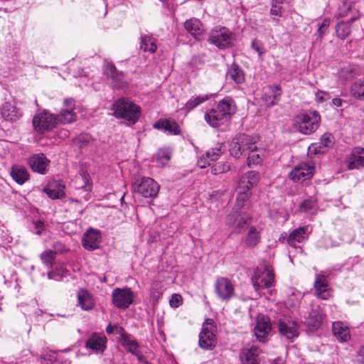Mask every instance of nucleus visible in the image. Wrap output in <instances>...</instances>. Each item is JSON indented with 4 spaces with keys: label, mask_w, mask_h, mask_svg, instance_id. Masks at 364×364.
Segmentation results:
<instances>
[{
    "label": "nucleus",
    "mask_w": 364,
    "mask_h": 364,
    "mask_svg": "<svg viewBox=\"0 0 364 364\" xmlns=\"http://www.w3.org/2000/svg\"><path fill=\"white\" fill-rule=\"evenodd\" d=\"M236 111L234 100L225 97L220 101L215 108L207 110L204 114L205 122L212 127H218L226 123Z\"/></svg>",
    "instance_id": "1"
},
{
    "label": "nucleus",
    "mask_w": 364,
    "mask_h": 364,
    "mask_svg": "<svg viewBox=\"0 0 364 364\" xmlns=\"http://www.w3.org/2000/svg\"><path fill=\"white\" fill-rule=\"evenodd\" d=\"M236 111L234 100L225 97L220 101L215 108L207 110L204 114L205 122L212 127H218L226 123Z\"/></svg>",
    "instance_id": "2"
},
{
    "label": "nucleus",
    "mask_w": 364,
    "mask_h": 364,
    "mask_svg": "<svg viewBox=\"0 0 364 364\" xmlns=\"http://www.w3.org/2000/svg\"><path fill=\"white\" fill-rule=\"evenodd\" d=\"M114 114L117 118L126 120L129 124H134L140 116V107L132 101L121 98L112 105Z\"/></svg>",
    "instance_id": "3"
},
{
    "label": "nucleus",
    "mask_w": 364,
    "mask_h": 364,
    "mask_svg": "<svg viewBox=\"0 0 364 364\" xmlns=\"http://www.w3.org/2000/svg\"><path fill=\"white\" fill-rule=\"evenodd\" d=\"M321 117L316 111L301 113L293 119V127L303 134H310L318 129Z\"/></svg>",
    "instance_id": "4"
},
{
    "label": "nucleus",
    "mask_w": 364,
    "mask_h": 364,
    "mask_svg": "<svg viewBox=\"0 0 364 364\" xmlns=\"http://www.w3.org/2000/svg\"><path fill=\"white\" fill-rule=\"evenodd\" d=\"M257 141L258 137L256 136L245 134L236 136L232 139L230 144V154L235 158H240L246 152L255 151L257 149Z\"/></svg>",
    "instance_id": "5"
},
{
    "label": "nucleus",
    "mask_w": 364,
    "mask_h": 364,
    "mask_svg": "<svg viewBox=\"0 0 364 364\" xmlns=\"http://www.w3.org/2000/svg\"><path fill=\"white\" fill-rule=\"evenodd\" d=\"M160 186L159 183L151 178L142 177L135 180L132 186V190L144 198H154L158 195Z\"/></svg>",
    "instance_id": "6"
},
{
    "label": "nucleus",
    "mask_w": 364,
    "mask_h": 364,
    "mask_svg": "<svg viewBox=\"0 0 364 364\" xmlns=\"http://www.w3.org/2000/svg\"><path fill=\"white\" fill-rule=\"evenodd\" d=\"M274 276L272 271L267 265L257 268L252 277V283L256 291L269 288L274 283Z\"/></svg>",
    "instance_id": "7"
},
{
    "label": "nucleus",
    "mask_w": 364,
    "mask_h": 364,
    "mask_svg": "<svg viewBox=\"0 0 364 364\" xmlns=\"http://www.w3.org/2000/svg\"><path fill=\"white\" fill-rule=\"evenodd\" d=\"M58 124L56 115L50 113L47 110L37 113L33 119L34 129L41 134L53 129Z\"/></svg>",
    "instance_id": "8"
},
{
    "label": "nucleus",
    "mask_w": 364,
    "mask_h": 364,
    "mask_svg": "<svg viewBox=\"0 0 364 364\" xmlns=\"http://www.w3.org/2000/svg\"><path fill=\"white\" fill-rule=\"evenodd\" d=\"M215 326L212 321L207 319L202 326L199 334V346L205 350H211L216 346V338L214 333Z\"/></svg>",
    "instance_id": "9"
},
{
    "label": "nucleus",
    "mask_w": 364,
    "mask_h": 364,
    "mask_svg": "<svg viewBox=\"0 0 364 364\" xmlns=\"http://www.w3.org/2000/svg\"><path fill=\"white\" fill-rule=\"evenodd\" d=\"M215 293L223 301H228L235 295V286L227 277H217L214 283Z\"/></svg>",
    "instance_id": "10"
},
{
    "label": "nucleus",
    "mask_w": 364,
    "mask_h": 364,
    "mask_svg": "<svg viewBox=\"0 0 364 364\" xmlns=\"http://www.w3.org/2000/svg\"><path fill=\"white\" fill-rule=\"evenodd\" d=\"M315 167L313 163L301 162L289 173L291 181L301 183L311 178L314 173Z\"/></svg>",
    "instance_id": "11"
},
{
    "label": "nucleus",
    "mask_w": 364,
    "mask_h": 364,
    "mask_svg": "<svg viewBox=\"0 0 364 364\" xmlns=\"http://www.w3.org/2000/svg\"><path fill=\"white\" fill-rule=\"evenodd\" d=\"M252 218L247 214L233 210L226 218V224L237 233L242 232L251 222Z\"/></svg>",
    "instance_id": "12"
},
{
    "label": "nucleus",
    "mask_w": 364,
    "mask_h": 364,
    "mask_svg": "<svg viewBox=\"0 0 364 364\" xmlns=\"http://www.w3.org/2000/svg\"><path fill=\"white\" fill-rule=\"evenodd\" d=\"M134 294L130 288H116L112 293L113 304L119 308L125 309L134 301Z\"/></svg>",
    "instance_id": "13"
},
{
    "label": "nucleus",
    "mask_w": 364,
    "mask_h": 364,
    "mask_svg": "<svg viewBox=\"0 0 364 364\" xmlns=\"http://www.w3.org/2000/svg\"><path fill=\"white\" fill-rule=\"evenodd\" d=\"M75 102L73 98H66L63 100V106L58 117V123L70 124L77 119V114L75 112Z\"/></svg>",
    "instance_id": "14"
},
{
    "label": "nucleus",
    "mask_w": 364,
    "mask_h": 364,
    "mask_svg": "<svg viewBox=\"0 0 364 364\" xmlns=\"http://www.w3.org/2000/svg\"><path fill=\"white\" fill-rule=\"evenodd\" d=\"M210 41L218 48H225L231 43V32L225 27L214 29L210 33Z\"/></svg>",
    "instance_id": "15"
},
{
    "label": "nucleus",
    "mask_w": 364,
    "mask_h": 364,
    "mask_svg": "<svg viewBox=\"0 0 364 364\" xmlns=\"http://www.w3.org/2000/svg\"><path fill=\"white\" fill-rule=\"evenodd\" d=\"M271 331L272 326L269 318L264 315H258L255 326V334L257 338L261 342H264Z\"/></svg>",
    "instance_id": "16"
},
{
    "label": "nucleus",
    "mask_w": 364,
    "mask_h": 364,
    "mask_svg": "<svg viewBox=\"0 0 364 364\" xmlns=\"http://www.w3.org/2000/svg\"><path fill=\"white\" fill-rule=\"evenodd\" d=\"M315 295L323 300H327L331 297V288L329 287L327 278L322 274H317L315 276L314 283Z\"/></svg>",
    "instance_id": "17"
},
{
    "label": "nucleus",
    "mask_w": 364,
    "mask_h": 364,
    "mask_svg": "<svg viewBox=\"0 0 364 364\" xmlns=\"http://www.w3.org/2000/svg\"><path fill=\"white\" fill-rule=\"evenodd\" d=\"M346 164L348 170L360 169L364 167V148L360 146L353 148L346 159Z\"/></svg>",
    "instance_id": "18"
},
{
    "label": "nucleus",
    "mask_w": 364,
    "mask_h": 364,
    "mask_svg": "<svg viewBox=\"0 0 364 364\" xmlns=\"http://www.w3.org/2000/svg\"><path fill=\"white\" fill-rule=\"evenodd\" d=\"M278 328L280 334L290 341H293L299 336V325L295 321L280 320Z\"/></svg>",
    "instance_id": "19"
},
{
    "label": "nucleus",
    "mask_w": 364,
    "mask_h": 364,
    "mask_svg": "<svg viewBox=\"0 0 364 364\" xmlns=\"http://www.w3.org/2000/svg\"><path fill=\"white\" fill-rule=\"evenodd\" d=\"M50 161L43 154H36L30 156L28 164L33 171L45 174Z\"/></svg>",
    "instance_id": "20"
},
{
    "label": "nucleus",
    "mask_w": 364,
    "mask_h": 364,
    "mask_svg": "<svg viewBox=\"0 0 364 364\" xmlns=\"http://www.w3.org/2000/svg\"><path fill=\"white\" fill-rule=\"evenodd\" d=\"M104 73L112 80V83L117 88L121 89L127 86V83L124 79L123 73L118 72L113 64L107 63L105 66Z\"/></svg>",
    "instance_id": "21"
},
{
    "label": "nucleus",
    "mask_w": 364,
    "mask_h": 364,
    "mask_svg": "<svg viewBox=\"0 0 364 364\" xmlns=\"http://www.w3.org/2000/svg\"><path fill=\"white\" fill-rule=\"evenodd\" d=\"M100 233L98 230L90 228L85 234L82 240L85 249L92 251L99 247L100 243Z\"/></svg>",
    "instance_id": "22"
},
{
    "label": "nucleus",
    "mask_w": 364,
    "mask_h": 364,
    "mask_svg": "<svg viewBox=\"0 0 364 364\" xmlns=\"http://www.w3.org/2000/svg\"><path fill=\"white\" fill-rule=\"evenodd\" d=\"M107 341L104 334L95 333L86 341L85 347L95 353H102L106 348Z\"/></svg>",
    "instance_id": "23"
},
{
    "label": "nucleus",
    "mask_w": 364,
    "mask_h": 364,
    "mask_svg": "<svg viewBox=\"0 0 364 364\" xmlns=\"http://www.w3.org/2000/svg\"><path fill=\"white\" fill-rule=\"evenodd\" d=\"M65 186L60 180L50 181L44 188V191L51 199H59L65 196Z\"/></svg>",
    "instance_id": "24"
},
{
    "label": "nucleus",
    "mask_w": 364,
    "mask_h": 364,
    "mask_svg": "<svg viewBox=\"0 0 364 364\" xmlns=\"http://www.w3.org/2000/svg\"><path fill=\"white\" fill-rule=\"evenodd\" d=\"M262 228L256 226H250L244 238V244L249 248L257 246L262 239Z\"/></svg>",
    "instance_id": "25"
},
{
    "label": "nucleus",
    "mask_w": 364,
    "mask_h": 364,
    "mask_svg": "<svg viewBox=\"0 0 364 364\" xmlns=\"http://www.w3.org/2000/svg\"><path fill=\"white\" fill-rule=\"evenodd\" d=\"M261 353V350L255 346L243 349L240 355L242 364H259V355Z\"/></svg>",
    "instance_id": "26"
},
{
    "label": "nucleus",
    "mask_w": 364,
    "mask_h": 364,
    "mask_svg": "<svg viewBox=\"0 0 364 364\" xmlns=\"http://www.w3.org/2000/svg\"><path fill=\"white\" fill-rule=\"evenodd\" d=\"M333 336L340 342H346L350 339L349 328L341 321H336L332 324Z\"/></svg>",
    "instance_id": "27"
},
{
    "label": "nucleus",
    "mask_w": 364,
    "mask_h": 364,
    "mask_svg": "<svg viewBox=\"0 0 364 364\" xmlns=\"http://www.w3.org/2000/svg\"><path fill=\"white\" fill-rule=\"evenodd\" d=\"M1 117L8 122H16L21 117V113L11 103L5 102L1 109Z\"/></svg>",
    "instance_id": "28"
},
{
    "label": "nucleus",
    "mask_w": 364,
    "mask_h": 364,
    "mask_svg": "<svg viewBox=\"0 0 364 364\" xmlns=\"http://www.w3.org/2000/svg\"><path fill=\"white\" fill-rule=\"evenodd\" d=\"M77 304L84 311H90L95 306V301L92 294L85 289L77 291Z\"/></svg>",
    "instance_id": "29"
},
{
    "label": "nucleus",
    "mask_w": 364,
    "mask_h": 364,
    "mask_svg": "<svg viewBox=\"0 0 364 364\" xmlns=\"http://www.w3.org/2000/svg\"><path fill=\"white\" fill-rule=\"evenodd\" d=\"M184 27L196 38H199L204 32L203 24L195 18L187 20L184 23Z\"/></svg>",
    "instance_id": "30"
},
{
    "label": "nucleus",
    "mask_w": 364,
    "mask_h": 364,
    "mask_svg": "<svg viewBox=\"0 0 364 364\" xmlns=\"http://www.w3.org/2000/svg\"><path fill=\"white\" fill-rule=\"evenodd\" d=\"M12 178L19 185H23L29 179V173L27 169L21 165H14L11 170Z\"/></svg>",
    "instance_id": "31"
},
{
    "label": "nucleus",
    "mask_w": 364,
    "mask_h": 364,
    "mask_svg": "<svg viewBox=\"0 0 364 364\" xmlns=\"http://www.w3.org/2000/svg\"><path fill=\"white\" fill-rule=\"evenodd\" d=\"M306 238V228L304 227H299L290 233L287 241L289 245L296 247L297 242H304Z\"/></svg>",
    "instance_id": "32"
},
{
    "label": "nucleus",
    "mask_w": 364,
    "mask_h": 364,
    "mask_svg": "<svg viewBox=\"0 0 364 364\" xmlns=\"http://www.w3.org/2000/svg\"><path fill=\"white\" fill-rule=\"evenodd\" d=\"M237 193L236 202L235 205V209L239 210L244 207L245 203L249 199L251 191L249 190L247 186H242L237 184L236 188Z\"/></svg>",
    "instance_id": "33"
},
{
    "label": "nucleus",
    "mask_w": 364,
    "mask_h": 364,
    "mask_svg": "<svg viewBox=\"0 0 364 364\" xmlns=\"http://www.w3.org/2000/svg\"><path fill=\"white\" fill-rule=\"evenodd\" d=\"M271 94L265 93L263 96V100L267 107L276 105L281 98L282 92L279 85H272L269 87Z\"/></svg>",
    "instance_id": "34"
},
{
    "label": "nucleus",
    "mask_w": 364,
    "mask_h": 364,
    "mask_svg": "<svg viewBox=\"0 0 364 364\" xmlns=\"http://www.w3.org/2000/svg\"><path fill=\"white\" fill-rule=\"evenodd\" d=\"M259 180V174L258 172L252 171L247 172L245 175H243L240 181H238V185L242 186H247L249 190L251 189L255 185H256Z\"/></svg>",
    "instance_id": "35"
},
{
    "label": "nucleus",
    "mask_w": 364,
    "mask_h": 364,
    "mask_svg": "<svg viewBox=\"0 0 364 364\" xmlns=\"http://www.w3.org/2000/svg\"><path fill=\"white\" fill-rule=\"evenodd\" d=\"M227 76L237 84L242 83L245 81V75L243 71L235 63H233L228 69Z\"/></svg>",
    "instance_id": "36"
},
{
    "label": "nucleus",
    "mask_w": 364,
    "mask_h": 364,
    "mask_svg": "<svg viewBox=\"0 0 364 364\" xmlns=\"http://www.w3.org/2000/svg\"><path fill=\"white\" fill-rule=\"evenodd\" d=\"M350 92L354 98L364 101V80L354 82L350 86Z\"/></svg>",
    "instance_id": "37"
},
{
    "label": "nucleus",
    "mask_w": 364,
    "mask_h": 364,
    "mask_svg": "<svg viewBox=\"0 0 364 364\" xmlns=\"http://www.w3.org/2000/svg\"><path fill=\"white\" fill-rule=\"evenodd\" d=\"M121 344L132 354H137L139 350V343L136 340L132 339L130 335H123Z\"/></svg>",
    "instance_id": "38"
},
{
    "label": "nucleus",
    "mask_w": 364,
    "mask_h": 364,
    "mask_svg": "<svg viewBox=\"0 0 364 364\" xmlns=\"http://www.w3.org/2000/svg\"><path fill=\"white\" fill-rule=\"evenodd\" d=\"M140 48L144 52L154 53L156 50V40L148 36L141 37Z\"/></svg>",
    "instance_id": "39"
},
{
    "label": "nucleus",
    "mask_w": 364,
    "mask_h": 364,
    "mask_svg": "<svg viewBox=\"0 0 364 364\" xmlns=\"http://www.w3.org/2000/svg\"><path fill=\"white\" fill-rule=\"evenodd\" d=\"M350 23L348 21H341L336 25V33L338 38L344 40L350 33Z\"/></svg>",
    "instance_id": "40"
},
{
    "label": "nucleus",
    "mask_w": 364,
    "mask_h": 364,
    "mask_svg": "<svg viewBox=\"0 0 364 364\" xmlns=\"http://www.w3.org/2000/svg\"><path fill=\"white\" fill-rule=\"evenodd\" d=\"M209 99L208 95H199V96H193L191 97L186 103L185 108L189 112L196 107L197 106L201 105Z\"/></svg>",
    "instance_id": "41"
},
{
    "label": "nucleus",
    "mask_w": 364,
    "mask_h": 364,
    "mask_svg": "<svg viewBox=\"0 0 364 364\" xmlns=\"http://www.w3.org/2000/svg\"><path fill=\"white\" fill-rule=\"evenodd\" d=\"M357 73V69L354 66L348 65L339 70L338 75L342 80L347 81L353 78Z\"/></svg>",
    "instance_id": "42"
},
{
    "label": "nucleus",
    "mask_w": 364,
    "mask_h": 364,
    "mask_svg": "<svg viewBox=\"0 0 364 364\" xmlns=\"http://www.w3.org/2000/svg\"><path fill=\"white\" fill-rule=\"evenodd\" d=\"M171 158V151L168 149H159L156 154V162L161 166L168 164Z\"/></svg>",
    "instance_id": "43"
},
{
    "label": "nucleus",
    "mask_w": 364,
    "mask_h": 364,
    "mask_svg": "<svg viewBox=\"0 0 364 364\" xmlns=\"http://www.w3.org/2000/svg\"><path fill=\"white\" fill-rule=\"evenodd\" d=\"M42 262L48 268H52L55 259V252L50 250H45L40 255Z\"/></svg>",
    "instance_id": "44"
},
{
    "label": "nucleus",
    "mask_w": 364,
    "mask_h": 364,
    "mask_svg": "<svg viewBox=\"0 0 364 364\" xmlns=\"http://www.w3.org/2000/svg\"><path fill=\"white\" fill-rule=\"evenodd\" d=\"M283 0H272L271 3L270 15L274 20L276 17L282 16Z\"/></svg>",
    "instance_id": "45"
},
{
    "label": "nucleus",
    "mask_w": 364,
    "mask_h": 364,
    "mask_svg": "<svg viewBox=\"0 0 364 364\" xmlns=\"http://www.w3.org/2000/svg\"><path fill=\"white\" fill-rule=\"evenodd\" d=\"M323 318L321 314L319 312L314 310L309 314L308 323L313 328H317L321 324Z\"/></svg>",
    "instance_id": "46"
},
{
    "label": "nucleus",
    "mask_w": 364,
    "mask_h": 364,
    "mask_svg": "<svg viewBox=\"0 0 364 364\" xmlns=\"http://www.w3.org/2000/svg\"><path fill=\"white\" fill-rule=\"evenodd\" d=\"M221 147V145H218L215 148H213L207 151L205 154H203V156H205L207 159L210 160V162L215 161L218 159V158L222 154Z\"/></svg>",
    "instance_id": "47"
},
{
    "label": "nucleus",
    "mask_w": 364,
    "mask_h": 364,
    "mask_svg": "<svg viewBox=\"0 0 364 364\" xmlns=\"http://www.w3.org/2000/svg\"><path fill=\"white\" fill-rule=\"evenodd\" d=\"M164 129L166 131H168L170 133L174 134H180V127L178 124L173 120L166 119L164 120Z\"/></svg>",
    "instance_id": "48"
},
{
    "label": "nucleus",
    "mask_w": 364,
    "mask_h": 364,
    "mask_svg": "<svg viewBox=\"0 0 364 364\" xmlns=\"http://www.w3.org/2000/svg\"><path fill=\"white\" fill-rule=\"evenodd\" d=\"M230 170V165L226 162L218 163L211 168V173L214 175L225 173Z\"/></svg>",
    "instance_id": "49"
},
{
    "label": "nucleus",
    "mask_w": 364,
    "mask_h": 364,
    "mask_svg": "<svg viewBox=\"0 0 364 364\" xmlns=\"http://www.w3.org/2000/svg\"><path fill=\"white\" fill-rule=\"evenodd\" d=\"M247 156V165L258 164L262 161L260 154L257 152V149L255 151H250Z\"/></svg>",
    "instance_id": "50"
},
{
    "label": "nucleus",
    "mask_w": 364,
    "mask_h": 364,
    "mask_svg": "<svg viewBox=\"0 0 364 364\" xmlns=\"http://www.w3.org/2000/svg\"><path fill=\"white\" fill-rule=\"evenodd\" d=\"M333 137L330 134L326 133L322 135L320 144L324 147H329L333 143Z\"/></svg>",
    "instance_id": "51"
},
{
    "label": "nucleus",
    "mask_w": 364,
    "mask_h": 364,
    "mask_svg": "<svg viewBox=\"0 0 364 364\" xmlns=\"http://www.w3.org/2000/svg\"><path fill=\"white\" fill-rule=\"evenodd\" d=\"M182 304V297L180 294H173L170 301L169 304L173 308H177Z\"/></svg>",
    "instance_id": "52"
},
{
    "label": "nucleus",
    "mask_w": 364,
    "mask_h": 364,
    "mask_svg": "<svg viewBox=\"0 0 364 364\" xmlns=\"http://www.w3.org/2000/svg\"><path fill=\"white\" fill-rule=\"evenodd\" d=\"M352 9V5H346L344 2L343 6H341L338 9V16L340 18L346 17L348 16L350 11Z\"/></svg>",
    "instance_id": "53"
},
{
    "label": "nucleus",
    "mask_w": 364,
    "mask_h": 364,
    "mask_svg": "<svg viewBox=\"0 0 364 364\" xmlns=\"http://www.w3.org/2000/svg\"><path fill=\"white\" fill-rule=\"evenodd\" d=\"M330 22H331L330 19L328 18H326L325 19H323L322 23L318 26V33L321 38H322L326 30L329 26Z\"/></svg>",
    "instance_id": "54"
},
{
    "label": "nucleus",
    "mask_w": 364,
    "mask_h": 364,
    "mask_svg": "<svg viewBox=\"0 0 364 364\" xmlns=\"http://www.w3.org/2000/svg\"><path fill=\"white\" fill-rule=\"evenodd\" d=\"M210 163H211L210 160L207 159L205 157V156L202 155L198 159L197 165L200 168H204L207 167L208 166H210Z\"/></svg>",
    "instance_id": "55"
},
{
    "label": "nucleus",
    "mask_w": 364,
    "mask_h": 364,
    "mask_svg": "<svg viewBox=\"0 0 364 364\" xmlns=\"http://www.w3.org/2000/svg\"><path fill=\"white\" fill-rule=\"evenodd\" d=\"M315 205V201L309 199L304 200L301 205V208L305 211L311 210Z\"/></svg>",
    "instance_id": "56"
},
{
    "label": "nucleus",
    "mask_w": 364,
    "mask_h": 364,
    "mask_svg": "<svg viewBox=\"0 0 364 364\" xmlns=\"http://www.w3.org/2000/svg\"><path fill=\"white\" fill-rule=\"evenodd\" d=\"M357 360L360 364H364V346H360L356 353Z\"/></svg>",
    "instance_id": "57"
},
{
    "label": "nucleus",
    "mask_w": 364,
    "mask_h": 364,
    "mask_svg": "<svg viewBox=\"0 0 364 364\" xmlns=\"http://www.w3.org/2000/svg\"><path fill=\"white\" fill-rule=\"evenodd\" d=\"M53 248L55 250H53L55 252V255H56L57 252H63L65 251V247L60 242H55L53 245Z\"/></svg>",
    "instance_id": "58"
},
{
    "label": "nucleus",
    "mask_w": 364,
    "mask_h": 364,
    "mask_svg": "<svg viewBox=\"0 0 364 364\" xmlns=\"http://www.w3.org/2000/svg\"><path fill=\"white\" fill-rule=\"evenodd\" d=\"M58 276L60 278L63 277V273L58 270L51 271L48 273V277L49 279H58L56 277Z\"/></svg>",
    "instance_id": "59"
},
{
    "label": "nucleus",
    "mask_w": 364,
    "mask_h": 364,
    "mask_svg": "<svg viewBox=\"0 0 364 364\" xmlns=\"http://www.w3.org/2000/svg\"><path fill=\"white\" fill-rule=\"evenodd\" d=\"M35 227L36 229L37 230L36 233L38 235H40L41 233V231L43 230V223L41 221H37L35 223Z\"/></svg>",
    "instance_id": "60"
},
{
    "label": "nucleus",
    "mask_w": 364,
    "mask_h": 364,
    "mask_svg": "<svg viewBox=\"0 0 364 364\" xmlns=\"http://www.w3.org/2000/svg\"><path fill=\"white\" fill-rule=\"evenodd\" d=\"M252 48L255 50L259 55L263 53V50H262V48L258 45V43L256 41L252 42Z\"/></svg>",
    "instance_id": "61"
},
{
    "label": "nucleus",
    "mask_w": 364,
    "mask_h": 364,
    "mask_svg": "<svg viewBox=\"0 0 364 364\" xmlns=\"http://www.w3.org/2000/svg\"><path fill=\"white\" fill-rule=\"evenodd\" d=\"M116 330H117V332L119 334H120V341L122 342L123 335H128V334L125 332L124 329L121 326H116Z\"/></svg>",
    "instance_id": "62"
},
{
    "label": "nucleus",
    "mask_w": 364,
    "mask_h": 364,
    "mask_svg": "<svg viewBox=\"0 0 364 364\" xmlns=\"http://www.w3.org/2000/svg\"><path fill=\"white\" fill-rule=\"evenodd\" d=\"M360 17V14L358 10H356L353 13V16H351V18H350V21H348V22L351 24L353 21H356Z\"/></svg>",
    "instance_id": "63"
},
{
    "label": "nucleus",
    "mask_w": 364,
    "mask_h": 364,
    "mask_svg": "<svg viewBox=\"0 0 364 364\" xmlns=\"http://www.w3.org/2000/svg\"><path fill=\"white\" fill-rule=\"evenodd\" d=\"M164 125H165L164 120H161V121L156 122L154 124V127L156 129H164Z\"/></svg>",
    "instance_id": "64"
}]
</instances>
